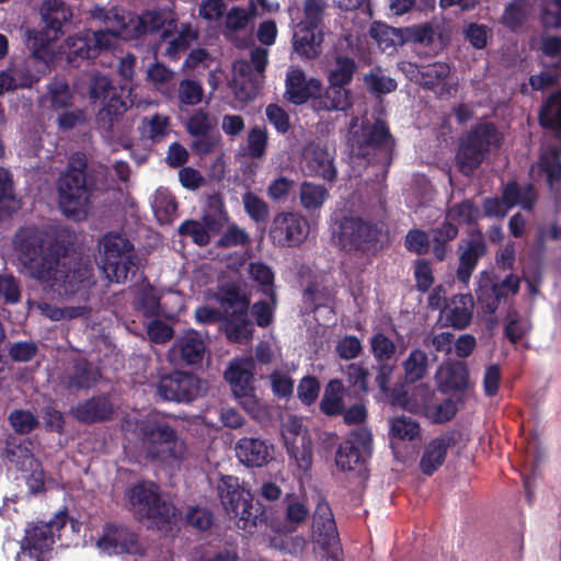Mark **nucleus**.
<instances>
[{"instance_id":"obj_3","label":"nucleus","mask_w":561,"mask_h":561,"mask_svg":"<svg viewBox=\"0 0 561 561\" xmlns=\"http://www.w3.org/2000/svg\"><path fill=\"white\" fill-rule=\"evenodd\" d=\"M130 508L148 528L168 531L179 519L174 505L164 499L154 483H139L127 491Z\"/></svg>"},{"instance_id":"obj_50","label":"nucleus","mask_w":561,"mask_h":561,"mask_svg":"<svg viewBox=\"0 0 561 561\" xmlns=\"http://www.w3.org/2000/svg\"><path fill=\"white\" fill-rule=\"evenodd\" d=\"M420 435V425L409 416H397L390 421V436L399 440H413Z\"/></svg>"},{"instance_id":"obj_29","label":"nucleus","mask_w":561,"mask_h":561,"mask_svg":"<svg viewBox=\"0 0 561 561\" xmlns=\"http://www.w3.org/2000/svg\"><path fill=\"white\" fill-rule=\"evenodd\" d=\"M312 537L322 546H330L337 539L332 511L327 502H319L312 515Z\"/></svg>"},{"instance_id":"obj_35","label":"nucleus","mask_w":561,"mask_h":561,"mask_svg":"<svg viewBox=\"0 0 561 561\" xmlns=\"http://www.w3.org/2000/svg\"><path fill=\"white\" fill-rule=\"evenodd\" d=\"M317 111H347L352 106L351 91L345 87L329 83L324 93L313 101Z\"/></svg>"},{"instance_id":"obj_48","label":"nucleus","mask_w":561,"mask_h":561,"mask_svg":"<svg viewBox=\"0 0 561 561\" xmlns=\"http://www.w3.org/2000/svg\"><path fill=\"white\" fill-rule=\"evenodd\" d=\"M217 126V119L203 108L196 110L185 123L186 131L191 136H205Z\"/></svg>"},{"instance_id":"obj_39","label":"nucleus","mask_w":561,"mask_h":561,"mask_svg":"<svg viewBox=\"0 0 561 561\" xmlns=\"http://www.w3.org/2000/svg\"><path fill=\"white\" fill-rule=\"evenodd\" d=\"M50 32H27L28 46L32 50V56L48 66L56 58V50L54 48V41L57 38V35L54 34L53 37L49 36Z\"/></svg>"},{"instance_id":"obj_28","label":"nucleus","mask_w":561,"mask_h":561,"mask_svg":"<svg viewBox=\"0 0 561 561\" xmlns=\"http://www.w3.org/2000/svg\"><path fill=\"white\" fill-rule=\"evenodd\" d=\"M320 90L321 82L316 78L307 80L301 69L295 68L287 73L285 96L291 103L304 104Z\"/></svg>"},{"instance_id":"obj_12","label":"nucleus","mask_w":561,"mask_h":561,"mask_svg":"<svg viewBox=\"0 0 561 561\" xmlns=\"http://www.w3.org/2000/svg\"><path fill=\"white\" fill-rule=\"evenodd\" d=\"M127 103L122 96L112 98L98 111L95 121L102 135L111 141H123L130 131L131 123L125 118Z\"/></svg>"},{"instance_id":"obj_52","label":"nucleus","mask_w":561,"mask_h":561,"mask_svg":"<svg viewBox=\"0 0 561 561\" xmlns=\"http://www.w3.org/2000/svg\"><path fill=\"white\" fill-rule=\"evenodd\" d=\"M355 70L356 64L352 58L337 57L334 68L330 71L329 83L345 87L352 81Z\"/></svg>"},{"instance_id":"obj_14","label":"nucleus","mask_w":561,"mask_h":561,"mask_svg":"<svg viewBox=\"0 0 561 561\" xmlns=\"http://www.w3.org/2000/svg\"><path fill=\"white\" fill-rule=\"evenodd\" d=\"M308 236L306 219L291 211H282L274 216L270 228V237L274 244L280 247L299 245Z\"/></svg>"},{"instance_id":"obj_22","label":"nucleus","mask_w":561,"mask_h":561,"mask_svg":"<svg viewBox=\"0 0 561 561\" xmlns=\"http://www.w3.org/2000/svg\"><path fill=\"white\" fill-rule=\"evenodd\" d=\"M460 434L446 433L432 439L424 448L420 460L422 473L432 476L445 462L447 451L459 440Z\"/></svg>"},{"instance_id":"obj_6","label":"nucleus","mask_w":561,"mask_h":561,"mask_svg":"<svg viewBox=\"0 0 561 561\" xmlns=\"http://www.w3.org/2000/svg\"><path fill=\"white\" fill-rule=\"evenodd\" d=\"M501 138V134L490 123L474 126L460 142L456 156L459 171L465 175H471L486 154L500 146Z\"/></svg>"},{"instance_id":"obj_13","label":"nucleus","mask_w":561,"mask_h":561,"mask_svg":"<svg viewBox=\"0 0 561 561\" xmlns=\"http://www.w3.org/2000/svg\"><path fill=\"white\" fill-rule=\"evenodd\" d=\"M66 523L67 514L58 512L48 523L28 527L22 541V551L37 561H43V554L49 551L54 543L55 530L61 529Z\"/></svg>"},{"instance_id":"obj_40","label":"nucleus","mask_w":561,"mask_h":561,"mask_svg":"<svg viewBox=\"0 0 561 561\" xmlns=\"http://www.w3.org/2000/svg\"><path fill=\"white\" fill-rule=\"evenodd\" d=\"M369 34L383 51L392 53L398 46L404 44L402 28H394L380 22L371 24Z\"/></svg>"},{"instance_id":"obj_44","label":"nucleus","mask_w":561,"mask_h":561,"mask_svg":"<svg viewBox=\"0 0 561 561\" xmlns=\"http://www.w3.org/2000/svg\"><path fill=\"white\" fill-rule=\"evenodd\" d=\"M344 386L341 380H331L324 390L320 402L321 411L330 416L341 414L344 410L343 403Z\"/></svg>"},{"instance_id":"obj_53","label":"nucleus","mask_w":561,"mask_h":561,"mask_svg":"<svg viewBox=\"0 0 561 561\" xmlns=\"http://www.w3.org/2000/svg\"><path fill=\"white\" fill-rule=\"evenodd\" d=\"M203 98L204 89L199 81L184 79L179 82L178 99L180 104L195 106L203 101Z\"/></svg>"},{"instance_id":"obj_7","label":"nucleus","mask_w":561,"mask_h":561,"mask_svg":"<svg viewBox=\"0 0 561 561\" xmlns=\"http://www.w3.org/2000/svg\"><path fill=\"white\" fill-rule=\"evenodd\" d=\"M539 123L542 127L553 130L554 137L560 142L552 146L548 154L540 159L541 170L546 173L547 182L551 190L561 182V90L550 95L539 112Z\"/></svg>"},{"instance_id":"obj_30","label":"nucleus","mask_w":561,"mask_h":561,"mask_svg":"<svg viewBox=\"0 0 561 561\" xmlns=\"http://www.w3.org/2000/svg\"><path fill=\"white\" fill-rule=\"evenodd\" d=\"M254 364L251 358L232 360L225 371V379L231 387L233 396H244L245 391H254Z\"/></svg>"},{"instance_id":"obj_47","label":"nucleus","mask_w":561,"mask_h":561,"mask_svg":"<svg viewBox=\"0 0 561 561\" xmlns=\"http://www.w3.org/2000/svg\"><path fill=\"white\" fill-rule=\"evenodd\" d=\"M494 283L489 273L482 272L479 276L477 298L485 312L493 313L501 301V297L494 290Z\"/></svg>"},{"instance_id":"obj_54","label":"nucleus","mask_w":561,"mask_h":561,"mask_svg":"<svg viewBox=\"0 0 561 561\" xmlns=\"http://www.w3.org/2000/svg\"><path fill=\"white\" fill-rule=\"evenodd\" d=\"M170 118L167 115L156 114L142 119L141 135L151 140H159L169 134Z\"/></svg>"},{"instance_id":"obj_36","label":"nucleus","mask_w":561,"mask_h":561,"mask_svg":"<svg viewBox=\"0 0 561 561\" xmlns=\"http://www.w3.org/2000/svg\"><path fill=\"white\" fill-rule=\"evenodd\" d=\"M437 378L446 390H463L469 385V370L463 362H448L440 365Z\"/></svg>"},{"instance_id":"obj_43","label":"nucleus","mask_w":561,"mask_h":561,"mask_svg":"<svg viewBox=\"0 0 561 561\" xmlns=\"http://www.w3.org/2000/svg\"><path fill=\"white\" fill-rule=\"evenodd\" d=\"M91 14L95 19L103 20L110 26V31H115L117 35L128 39L127 31H130L129 16H133L131 14H126L117 8L107 12L102 8H95L91 11Z\"/></svg>"},{"instance_id":"obj_8","label":"nucleus","mask_w":561,"mask_h":561,"mask_svg":"<svg viewBox=\"0 0 561 561\" xmlns=\"http://www.w3.org/2000/svg\"><path fill=\"white\" fill-rule=\"evenodd\" d=\"M217 489L226 513L237 519L240 528L255 526L256 515L253 513L252 496L241 488L237 477H221Z\"/></svg>"},{"instance_id":"obj_9","label":"nucleus","mask_w":561,"mask_h":561,"mask_svg":"<svg viewBox=\"0 0 561 561\" xmlns=\"http://www.w3.org/2000/svg\"><path fill=\"white\" fill-rule=\"evenodd\" d=\"M219 301L227 318V337L236 343L250 341L252 339V324L248 319L249 299L236 289H229L220 297Z\"/></svg>"},{"instance_id":"obj_62","label":"nucleus","mask_w":561,"mask_h":561,"mask_svg":"<svg viewBox=\"0 0 561 561\" xmlns=\"http://www.w3.org/2000/svg\"><path fill=\"white\" fill-rule=\"evenodd\" d=\"M47 98L56 110L68 107L72 103L69 85L60 80H54L48 84Z\"/></svg>"},{"instance_id":"obj_33","label":"nucleus","mask_w":561,"mask_h":561,"mask_svg":"<svg viewBox=\"0 0 561 561\" xmlns=\"http://www.w3.org/2000/svg\"><path fill=\"white\" fill-rule=\"evenodd\" d=\"M435 392L426 385L416 386L411 396H393L392 404L399 405L404 410L414 413L426 415L433 404Z\"/></svg>"},{"instance_id":"obj_24","label":"nucleus","mask_w":561,"mask_h":561,"mask_svg":"<svg viewBox=\"0 0 561 561\" xmlns=\"http://www.w3.org/2000/svg\"><path fill=\"white\" fill-rule=\"evenodd\" d=\"M231 81L236 96L240 101H249L257 94L263 78L256 76L248 60L240 59L232 65Z\"/></svg>"},{"instance_id":"obj_41","label":"nucleus","mask_w":561,"mask_h":561,"mask_svg":"<svg viewBox=\"0 0 561 561\" xmlns=\"http://www.w3.org/2000/svg\"><path fill=\"white\" fill-rule=\"evenodd\" d=\"M88 95L92 102H102L121 96L112 79L101 72H92L88 79Z\"/></svg>"},{"instance_id":"obj_45","label":"nucleus","mask_w":561,"mask_h":561,"mask_svg":"<svg viewBox=\"0 0 561 561\" xmlns=\"http://www.w3.org/2000/svg\"><path fill=\"white\" fill-rule=\"evenodd\" d=\"M328 197L329 191L323 185L307 181L300 184L299 199L302 208L306 210L321 208Z\"/></svg>"},{"instance_id":"obj_5","label":"nucleus","mask_w":561,"mask_h":561,"mask_svg":"<svg viewBox=\"0 0 561 561\" xmlns=\"http://www.w3.org/2000/svg\"><path fill=\"white\" fill-rule=\"evenodd\" d=\"M47 279L39 283L67 296L79 294L88 299V290L93 285L92 267L82 261L61 254L57 263L47 271Z\"/></svg>"},{"instance_id":"obj_56","label":"nucleus","mask_w":561,"mask_h":561,"mask_svg":"<svg viewBox=\"0 0 561 561\" xmlns=\"http://www.w3.org/2000/svg\"><path fill=\"white\" fill-rule=\"evenodd\" d=\"M9 423L13 431L20 435L33 432L38 425V417L28 410L15 409L9 414Z\"/></svg>"},{"instance_id":"obj_25","label":"nucleus","mask_w":561,"mask_h":561,"mask_svg":"<svg viewBox=\"0 0 561 561\" xmlns=\"http://www.w3.org/2000/svg\"><path fill=\"white\" fill-rule=\"evenodd\" d=\"M236 456L247 467H262L273 459V446L254 437L239 439L234 447Z\"/></svg>"},{"instance_id":"obj_55","label":"nucleus","mask_w":561,"mask_h":561,"mask_svg":"<svg viewBox=\"0 0 561 561\" xmlns=\"http://www.w3.org/2000/svg\"><path fill=\"white\" fill-rule=\"evenodd\" d=\"M248 272L250 278L262 287L263 293L267 294L273 305H275L276 297L273 289L274 274L271 268L263 263H251L249 264Z\"/></svg>"},{"instance_id":"obj_19","label":"nucleus","mask_w":561,"mask_h":561,"mask_svg":"<svg viewBox=\"0 0 561 561\" xmlns=\"http://www.w3.org/2000/svg\"><path fill=\"white\" fill-rule=\"evenodd\" d=\"M301 154L308 169L314 175L330 182L336 179L334 149L321 141H309L302 148Z\"/></svg>"},{"instance_id":"obj_15","label":"nucleus","mask_w":561,"mask_h":561,"mask_svg":"<svg viewBox=\"0 0 561 561\" xmlns=\"http://www.w3.org/2000/svg\"><path fill=\"white\" fill-rule=\"evenodd\" d=\"M96 546L101 551L107 554H137L144 551V547L137 535L122 525H106Z\"/></svg>"},{"instance_id":"obj_57","label":"nucleus","mask_w":561,"mask_h":561,"mask_svg":"<svg viewBox=\"0 0 561 561\" xmlns=\"http://www.w3.org/2000/svg\"><path fill=\"white\" fill-rule=\"evenodd\" d=\"M242 204L248 216L256 222L265 221L270 216L268 204L251 191L243 194Z\"/></svg>"},{"instance_id":"obj_23","label":"nucleus","mask_w":561,"mask_h":561,"mask_svg":"<svg viewBox=\"0 0 561 561\" xmlns=\"http://www.w3.org/2000/svg\"><path fill=\"white\" fill-rule=\"evenodd\" d=\"M473 298L468 294L453 296L440 311V321L456 330L469 327L473 317Z\"/></svg>"},{"instance_id":"obj_26","label":"nucleus","mask_w":561,"mask_h":561,"mask_svg":"<svg viewBox=\"0 0 561 561\" xmlns=\"http://www.w3.org/2000/svg\"><path fill=\"white\" fill-rule=\"evenodd\" d=\"M173 21H168L165 15L159 11H146L140 15L129 16L130 31H127V37L139 38L163 30L162 38L170 35Z\"/></svg>"},{"instance_id":"obj_21","label":"nucleus","mask_w":561,"mask_h":561,"mask_svg":"<svg viewBox=\"0 0 561 561\" xmlns=\"http://www.w3.org/2000/svg\"><path fill=\"white\" fill-rule=\"evenodd\" d=\"M401 70L411 81L430 90L439 85L450 75V67L444 61L421 66L407 61L401 64Z\"/></svg>"},{"instance_id":"obj_18","label":"nucleus","mask_w":561,"mask_h":561,"mask_svg":"<svg viewBox=\"0 0 561 561\" xmlns=\"http://www.w3.org/2000/svg\"><path fill=\"white\" fill-rule=\"evenodd\" d=\"M459 263L456 275L459 282L467 285L480 257L486 253L484 236L480 230H473L469 238L458 247Z\"/></svg>"},{"instance_id":"obj_27","label":"nucleus","mask_w":561,"mask_h":561,"mask_svg":"<svg viewBox=\"0 0 561 561\" xmlns=\"http://www.w3.org/2000/svg\"><path fill=\"white\" fill-rule=\"evenodd\" d=\"M71 414L85 424L103 422L112 419L114 405L106 394H100L78 403Z\"/></svg>"},{"instance_id":"obj_37","label":"nucleus","mask_w":561,"mask_h":561,"mask_svg":"<svg viewBox=\"0 0 561 561\" xmlns=\"http://www.w3.org/2000/svg\"><path fill=\"white\" fill-rule=\"evenodd\" d=\"M42 316L51 321H69L72 319H88L91 317L92 309L88 305L57 307L48 302L33 304Z\"/></svg>"},{"instance_id":"obj_17","label":"nucleus","mask_w":561,"mask_h":561,"mask_svg":"<svg viewBox=\"0 0 561 561\" xmlns=\"http://www.w3.org/2000/svg\"><path fill=\"white\" fill-rule=\"evenodd\" d=\"M205 342L195 331H188L176 337L167 353V359L174 366L195 365L205 354Z\"/></svg>"},{"instance_id":"obj_42","label":"nucleus","mask_w":561,"mask_h":561,"mask_svg":"<svg viewBox=\"0 0 561 561\" xmlns=\"http://www.w3.org/2000/svg\"><path fill=\"white\" fill-rule=\"evenodd\" d=\"M502 197L505 205H507L510 208L516 205H520L523 208L530 210L534 206L537 195L533 185L527 184L520 187L513 182L504 187Z\"/></svg>"},{"instance_id":"obj_60","label":"nucleus","mask_w":561,"mask_h":561,"mask_svg":"<svg viewBox=\"0 0 561 561\" xmlns=\"http://www.w3.org/2000/svg\"><path fill=\"white\" fill-rule=\"evenodd\" d=\"M250 242L251 238L245 229L236 224H230L217 241V245L220 248L245 247Z\"/></svg>"},{"instance_id":"obj_58","label":"nucleus","mask_w":561,"mask_h":561,"mask_svg":"<svg viewBox=\"0 0 561 561\" xmlns=\"http://www.w3.org/2000/svg\"><path fill=\"white\" fill-rule=\"evenodd\" d=\"M152 207L160 222H170L176 213L178 204L170 193L158 191L154 195Z\"/></svg>"},{"instance_id":"obj_49","label":"nucleus","mask_w":561,"mask_h":561,"mask_svg":"<svg viewBox=\"0 0 561 561\" xmlns=\"http://www.w3.org/2000/svg\"><path fill=\"white\" fill-rule=\"evenodd\" d=\"M197 37L198 31L196 28L192 27L190 24H183L178 35L169 41L165 55L170 58H176L179 54L186 50Z\"/></svg>"},{"instance_id":"obj_63","label":"nucleus","mask_w":561,"mask_h":561,"mask_svg":"<svg viewBox=\"0 0 561 561\" xmlns=\"http://www.w3.org/2000/svg\"><path fill=\"white\" fill-rule=\"evenodd\" d=\"M370 350L378 362H386L393 357L397 346L394 342L383 333H376L370 340Z\"/></svg>"},{"instance_id":"obj_11","label":"nucleus","mask_w":561,"mask_h":561,"mask_svg":"<svg viewBox=\"0 0 561 561\" xmlns=\"http://www.w3.org/2000/svg\"><path fill=\"white\" fill-rule=\"evenodd\" d=\"M206 390L205 383L194 374L175 370L160 378L158 394L164 400L191 402Z\"/></svg>"},{"instance_id":"obj_20","label":"nucleus","mask_w":561,"mask_h":561,"mask_svg":"<svg viewBox=\"0 0 561 561\" xmlns=\"http://www.w3.org/2000/svg\"><path fill=\"white\" fill-rule=\"evenodd\" d=\"M335 237L343 249H359L376 238V230L359 218L345 217L340 221Z\"/></svg>"},{"instance_id":"obj_32","label":"nucleus","mask_w":561,"mask_h":561,"mask_svg":"<svg viewBox=\"0 0 561 561\" xmlns=\"http://www.w3.org/2000/svg\"><path fill=\"white\" fill-rule=\"evenodd\" d=\"M100 378L101 373L98 367L85 360H78L72 370L62 377L61 383L69 390H81L93 387Z\"/></svg>"},{"instance_id":"obj_16","label":"nucleus","mask_w":561,"mask_h":561,"mask_svg":"<svg viewBox=\"0 0 561 561\" xmlns=\"http://www.w3.org/2000/svg\"><path fill=\"white\" fill-rule=\"evenodd\" d=\"M394 141L387 125L382 121L362 126L360 133L355 131L350 138L352 153L365 157L370 148H391Z\"/></svg>"},{"instance_id":"obj_2","label":"nucleus","mask_w":561,"mask_h":561,"mask_svg":"<svg viewBox=\"0 0 561 561\" xmlns=\"http://www.w3.org/2000/svg\"><path fill=\"white\" fill-rule=\"evenodd\" d=\"M18 260L36 280L47 279V271L62 254L61 247L47 231L34 226L21 228L14 236Z\"/></svg>"},{"instance_id":"obj_51","label":"nucleus","mask_w":561,"mask_h":561,"mask_svg":"<svg viewBox=\"0 0 561 561\" xmlns=\"http://www.w3.org/2000/svg\"><path fill=\"white\" fill-rule=\"evenodd\" d=\"M66 45L69 49V58L72 56L82 59L95 58V49L90 38V31L69 36L66 41Z\"/></svg>"},{"instance_id":"obj_1","label":"nucleus","mask_w":561,"mask_h":561,"mask_svg":"<svg viewBox=\"0 0 561 561\" xmlns=\"http://www.w3.org/2000/svg\"><path fill=\"white\" fill-rule=\"evenodd\" d=\"M95 181L82 153L70 158L67 171L58 179V203L61 211L69 218L82 220L91 208V196Z\"/></svg>"},{"instance_id":"obj_64","label":"nucleus","mask_w":561,"mask_h":561,"mask_svg":"<svg viewBox=\"0 0 561 561\" xmlns=\"http://www.w3.org/2000/svg\"><path fill=\"white\" fill-rule=\"evenodd\" d=\"M404 43L428 46L433 43L435 31L428 23L402 28Z\"/></svg>"},{"instance_id":"obj_46","label":"nucleus","mask_w":561,"mask_h":561,"mask_svg":"<svg viewBox=\"0 0 561 561\" xmlns=\"http://www.w3.org/2000/svg\"><path fill=\"white\" fill-rule=\"evenodd\" d=\"M336 466L341 470H362L365 458L358 447L354 446L352 442H344L340 445L336 456Z\"/></svg>"},{"instance_id":"obj_59","label":"nucleus","mask_w":561,"mask_h":561,"mask_svg":"<svg viewBox=\"0 0 561 561\" xmlns=\"http://www.w3.org/2000/svg\"><path fill=\"white\" fill-rule=\"evenodd\" d=\"M309 515L307 506L295 499L287 500L285 507V528L289 531L296 530L304 524Z\"/></svg>"},{"instance_id":"obj_31","label":"nucleus","mask_w":561,"mask_h":561,"mask_svg":"<svg viewBox=\"0 0 561 561\" xmlns=\"http://www.w3.org/2000/svg\"><path fill=\"white\" fill-rule=\"evenodd\" d=\"M294 35V49L302 58L314 59L321 54L323 33L318 27L298 24Z\"/></svg>"},{"instance_id":"obj_4","label":"nucleus","mask_w":561,"mask_h":561,"mask_svg":"<svg viewBox=\"0 0 561 561\" xmlns=\"http://www.w3.org/2000/svg\"><path fill=\"white\" fill-rule=\"evenodd\" d=\"M142 451L148 458L167 463L182 461L187 457V446L168 423L144 420L138 424Z\"/></svg>"},{"instance_id":"obj_10","label":"nucleus","mask_w":561,"mask_h":561,"mask_svg":"<svg viewBox=\"0 0 561 561\" xmlns=\"http://www.w3.org/2000/svg\"><path fill=\"white\" fill-rule=\"evenodd\" d=\"M101 244L103 247L102 268L111 282L123 283L127 279L133 267L129 256L130 243L119 234H106Z\"/></svg>"},{"instance_id":"obj_38","label":"nucleus","mask_w":561,"mask_h":561,"mask_svg":"<svg viewBox=\"0 0 561 561\" xmlns=\"http://www.w3.org/2000/svg\"><path fill=\"white\" fill-rule=\"evenodd\" d=\"M405 383H415L427 376L430 358L421 348L412 350L401 363Z\"/></svg>"},{"instance_id":"obj_34","label":"nucleus","mask_w":561,"mask_h":561,"mask_svg":"<svg viewBox=\"0 0 561 561\" xmlns=\"http://www.w3.org/2000/svg\"><path fill=\"white\" fill-rule=\"evenodd\" d=\"M39 14L45 24L46 32H51L55 35H58L62 24L72 16L71 10L62 0L43 1L39 7Z\"/></svg>"},{"instance_id":"obj_61","label":"nucleus","mask_w":561,"mask_h":561,"mask_svg":"<svg viewBox=\"0 0 561 561\" xmlns=\"http://www.w3.org/2000/svg\"><path fill=\"white\" fill-rule=\"evenodd\" d=\"M282 436L287 448L301 443L304 438H309L301 420L296 416H288L283 422Z\"/></svg>"}]
</instances>
